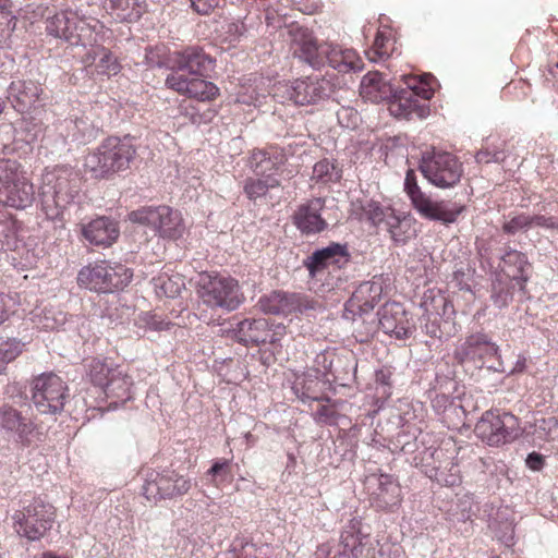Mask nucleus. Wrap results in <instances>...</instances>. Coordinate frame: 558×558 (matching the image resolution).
Segmentation results:
<instances>
[{"label": "nucleus", "mask_w": 558, "mask_h": 558, "mask_svg": "<svg viewBox=\"0 0 558 558\" xmlns=\"http://www.w3.org/2000/svg\"><path fill=\"white\" fill-rule=\"evenodd\" d=\"M102 24L94 17L82 14L78 10H63L46 21L49 35L60 38L82 51L75 54L86 66H95L100 75H116L120 71L117 58L99 44Z\"/></svg>", "instance_id": "nucleus-1"}, {"label": "nucleus", "mask_w": 558, "mask_h": 558, "mask_svg": "<svg viewBox=\"0 0 558 558\" xmlns=\"http://www.w3.org/2000/svg\"><path fill=\"white\" fill-rule=\"evenodd\" d=\"M215 59L197 46L175 51L169 57L170 73L166 86L181 95L201 101L210 100L218 94V87L206 80L215 68Z\"/></svg>", "instance_id": "nucleus-2"}, {"label": "nucleus", "mask_w": 558, "mask_h": 558, "mask_svg": "<svg viewBox=\"0 0 558 558\" xmlns=\"http://www.w3.org/2000/svg\"><path fill=\"white\" fill-rule=\"evenodd\" d=\"M291 34V50L294 58L315 70L329 65L339 73L360 72L362 59L350 48H342L328 41L318 40L305 28H294Z\"/></svg>", "instance_id": "nucleus-3"}, {"label": "nucleus", "mask_w": 558, "mask_h": 558, "mask_svg": "<svg viewBox=\"0 0 558 558\" xmlns=\"http://www.w3.org/2000/svg\"><path fill=\"white\" fill-rule=\"evenodd\" d=\"M80 191L81 178L70 167L46 169L43 173L39 190L41 210L48 219L59 222L56 228L64 230V209L78 197Z\"/></svg>", "instance_id": "nucleus-4"}, {"label": "nucleus", "mask_w": 558, "mask_h": 558, "mask_svg": "<svg viewBox=\"0 0 558 558\" xmlns=\"http://www.w3.org/2000/svg\"><path fill=\"white\" fill-rule=\"evenodd\" d=\"M7 398L0 404V432L16 445L29 447L37 432V426L28 415V397L19 384L8 385Z\"/></svg>", "instance_id": "nucleus-5"}, {"label": "nucleus", "mask_w": 558, "mask_h": 558, "mask_svg": "<svg viewBox=\"0 0 558 558\" xmlns=\"http://www.w3.org/2000/svg\"><path fill=\"white\" fill-rule=\"evenodd\" d=\"M136 148L130 136L108 137L85 159L86 168L95 178H109L124 171L135 158Z\"/></svg>", "instance_id": "nucleus-6"}, {"label": "nucleus", "mask_w": 558, "mask_h": 558, "mask_svg": "<svg viewBox=\"0 0 558 558\" xmlns=\"http://www.w3.org/2000/svg\"><path fill=\"white\" fill-rule=\"evenodd\" d=\"M197 295L210 308L227 312L236 310L243 302L238 281L230 276L216 272H201L196 280Z\"/></svg>", "instance_id": "nucleus-7"}, {"label": "nucleus", "mask_w": 558, "mask_h": 558, "mask_svg": "<svg viewBox=\"0 0 558 558\" xmlns=\"http://www.w3.org/2000/svg\"><path fill=\"white\" fill-rule=\"evenodd\" d=\"M92 383L101 388L111 410L118 409L133 398L134 381L122 368L111 364L93 360L89 364Z\"/></svg>", "instance_id": "nucleus-8"}, {"label": "nucleus", "mask_w": 558, "mask_h": 558, "mask_svg": "<svg viewBox=\"0 0 558 558\" xmlns=\"http://www.w3.org/2000/svg\"><path fill=\"white\" fill-rule=\"evenodd\" d=\"M133 277L130 268L106 260L84 266L77 275L80 287L98 293H111L126 287Z\"/></svg>", "instance_id": "nucleus-9"}, {"label": "nucleus", "mask_w": 558, "mask_h": 558, "mask_svg": "<svg viewBox=\"0 0 558 558\" xmlns=\"http://www.w3.org/2000/svg\"><path fill=\"white\" fill-rule=\"evenodd\" d=\"M54 519V507L40 498L24 504L11 517L14 532L29 542L44 537L52 527Z\"/></svg>", "instance_id": "nucleus-10"}, {"label": "nucleus", "mask_w": 558, "mask_h": 558, "mask_svg": "<svg viewBox=\"0 0 558 558\" xmlns=\"http://www.w3.org/2000/svg\"><path fill=\"white\" fill-rule=\"evenodd\" d=\"M35 191L16 160L0 159V204L25 209L33 204Z\"/></svg>", "instance_id": "nucleus-11"}, {"label": "nucleus", "mask_w": 558, "mask_h": 558, "mask_svg": "<svg viewBox=\"0 0 558 558\" xmlns=\"http://www.w3.org/2000/svg\"><path fill=\"white\" fill-rule=\"evenodd\" d=\"M332 84L325 77L308 76L293 82H279L272 87V97L281 104L293 102L305 106L319 102L331 96Z\"/></svg>", "instance_id": "nucleus-12"}, {"label": "nucleus", "mask_w": 558, "mask_h": 558, "mask_svg": "<svg viewBox=\"0 0 558 558\" xmlns=\"http://www.w3.org/2000/svg\"><path fill=\"white\" fill-rule=\"evenodd\" d=\"M404 190L415 210L425 219L450 225L457 221L464 206L447 201H433L417 185L414 170H408L404 179Z\"/></svg>", "instance_id": "nucleus-13"}, {"label": "nucleus", "mask_w": 558, "mask_h": 558, "mask_svg": "<svg viewBox=\"0 0 558 558\" xmlns=\"http://www.w3.org/2000/svg\"><path fill=\"white\" fill-rule=\"evenodd\" d=\"M412 81L414 80L407 81V88H397L388 102L390 113L398 119L409 120L414 116L424 118L426 107L420 102L418 97L428 100L434 95L435 78L430 74H425L417 83Z\"/></svg>", "instance_id": "nucleus-14"}, {"label": "nucleus", "mask_w": 558, "mask_h": 558, "mask_svg": "<svg viewBox=\"0 0 558 558\" xmlns=\"http://www.w3.org/2000/svg\"><path fill=\"white\" fill-rule=\"evenodd\" d=\"M420 170L430 184L440 189L454 186L463 173L462 163L456 156L434 147L423 151Z\"/></svg>", "instance_id": "nucleus-15"}, {"label": "nucleus", "mask_w": 558, "mask_h": 558, "mask_svg": "<svg viewBox=\"0 0 558 558\" xmlns=\"http://www.w3.org/2000/svg\"><path fill=\"white\" fill-rule=\"evenodd\" d=\"M474 433L488 446H500L519 436L518 418L500 410H489L482 414L474 427Z\"/></svg>", "instance_id": "nucleus-16"}, {"label": "nucleus", "mask_w": 558, "mask_h": 558, "mask_svg": "<svg viewBox=\"0 0 558 558\" xmlns=\"http://www.w3.org/2000/svg\"><path fill=\"white\" fill-rule=\"evenodd\" d=\"M129 220L151 228L161 238L175 240L183 235L185 227L181 214L169 206H147L129 214Z\"/></svg>", "instance_id": "nucleus-17"}, {"label": "nucleus", "mask_w": 558, "mask_h": 558, "mask_svg": "<svg viewBox=\"0 0 558 558\" xmlns=\"http://www.w3.org/2000/svg\"><path fill=\"white\" fill-rule=\"evenodd\" d=\"M68 397L65 381L53 373H43L32 383V401L41 414L60 413Z\"/></svg>", "instance_id": "nucleus-18"}, {"label": "nucleus", "mask_w": 558, "mask_h": 558, "mask_svg": "<svg viewBox=\"0 0 558 558\" xmlns=\"http://www.w3.org/2000/svg\"><path fill=\"white\" fill-rule=\"evenodd\" d=\"M454 356L461 363L473 362L478 367L486 366L489 371L506 372L498 345L485 333L478 332L468 337L456 349Z\"/></svg>", "instance_id": "nucleus-19"}, {"label": "nucleus", "mask_w": 558, "mask_h": 558, "mask_svg": "<svg viewBox=\"0 0 558 558\" xmlns=\"http://www.w3.org/2000/svg\"><path fill=\"white\" fill-rule=\"evenodd\" d=\"M192 486L191 480L174 470H148L143 486L144 496L155 502L173 499L186 494Z\"/></svg>", "instance_id": "nucleus-20"}, {"label": "nucleus", "mask_w": 558, "mask_h": 558, "mask_svg": "<svg viewBox=\"0 0 558 558\" xmlns=\"http://www.w3.org/2000/svg\"><path fill=\"white\" fill-rule=\"evenodd\" d=\"M380 329L399 340L410 338L415 331L413 317L398 302L386 303L378 312Z\"/></svg>", "instance_id": "nucleus-21"}, {"label": "nucleus", "mask_w": 558, "mask_h": 558, "mask_svg": "<svg viewBox=\"0 0 558 558\" xmlns=\"http://www.w3.org/2000/svg\"><path fill=\"white\" fill-rule=\"evenodd\" d=\"M351 255L347 244L330 243L316 250L304 262L311 277H316L324 270L341 269L350 262Z\"/></svg>", "instance_id": "nucleus-22"}, {"label": "nucleus", "mask_w": 558, "mask_h": 558, "mask_svg": "<svg viewBox=\"0 0 558 558\" xmlns=\"http://www.w3.org/2000/svg\"><path fill=\"white\" fill-rule=\"evenodd\" d=\"M234 338L244 345H260L279 341V332L271 330L266 318H245L233 329Z\"/></svg>", "instance_id": "nucleus-23"}, {"label": "nucleus", "mask_w": 558, "mask_h": 558, "mask_svg": "<svg viewBox=\"0 0 558 558\" xmlns=\"http://www.w3.org/2000/svg\"><path fill=\"white\" fill-rule=\"evenodd\" d=\"M499 267L501 272L509 280L514 281L521 292L525 293L532 270L526 254L508 246L500 256Z\"/></svg>", "instance_id": "nucleus-24"}, {"label": "nucleus", "mask_w": 558, "mask_h": 558, "mask_svg": "<svg viewBox=\"0 0 558 558\" xmlns=\"http://www.w3.org/2000/svg\"><path fill=\"white\" fill-rule=\"evenodd\" d=\"M43 88L37 81L19 78L11 82L8 87V100L19 112H26L39 101Z\"/></svg>", "instance_id": "nucleus-25"}, {"label": "nucleus", "mask_w": 558, "mask_h": 558, "mask_svg": "<svg viewBox=\"0 0 558 558\" xmlns=\"http://www.w3.org/2000/svg\"><path fill=\"white\" fill-rule=\"evenodd\" d=\"M483 512L487 515L488 529L494 536L505 546L511 547L514 544V524L511 510L507 507L495 508L485 505Z\"/></svg>", "instance_id": "nucleus-26"}, {"label": "nucleus", "mask_w": 558, "mask_h": 558, "mask_svg": "<svg viewBox=\"0 0 558 558\" xmlns=\"http://www.w3.org/2000/svg\"><path fill=\"white\" fill-rule=\"evenodd\" d=\"M86 241L93 245L109 246L119 236L118 223L109 217H98L82 227Z\"/></svg>", "instance_id": "nucleus-27"}, {"label": "nucleus", "mask_w": 558, "mask_h": 558, "mask_svg": "<svg viewBox=\"0 0 558 558\" xmlns=\"http://www.w3.org/2000/svg\"><path fill=\"white\" fill-rule=\"evenodd\" d=\"M259 308L271 315H289L300 311L302 302L300 295L283 291H274L268 295H264L258 301Z\"/></svg>", "instance_id": "nucleus-28"}, {"label": "nucleus", "mask_w": 558, "mask_h": 558, "mask_svg": "<svg viewBox=\"0 0 558 558\" xmlns=\"http://www.w3.org/2000/svg\"><path fill=\"white\" fill-rule=\"evenodd\" d=\"M446 306L447 300L444 295L435 294L433 290L424 293L421 301V307L424 310L423 319L425 320L423 329L430 338L439 339L441 337L438 316L440 315L439 308L445 310Z\"/></svg>", "instance_id": "nucleus-29"}, {"label": "nucleus", "mask_w": 558, "mask_h": 558, "mask_svg": "<svg viewBox=\"0 0 558 558\" xmlns=\"http://www.w3.org/2000/svg\"><path fill=\"white\" fill-rule=\"evenodd\" d=\"M323 202L315 198L299 208L294 216V223L303 233H317L326 229L327 223L320 216Z\"/></svg>", "instance_id": "nucleus-30"}, {"label": "nucleus", "mask_w": 558, "mask_h": 558, "mask_svg": "<svg viewBox=\"0 0 558 558\" xmlns=\"http://www.w3.org/2000/svg\"><path fill=\"white\" fill-rule=\"evenodd\" d=\"M396 90L397 88L378 72L366 74L361 83V96L372 102H389Z\"/></svg>", "instance_id": "nucleus-31"}, {"label": "nucleus", "mask_w": 558, "mask_h": 558, "mask_svg": "<svg viewBox=\"0 0 558 558\" xmlns=\"http://www.w3.org/2000/svg\"><path fill=\"white\" fill-rule=\"evenodd\" d=\"M368 536V532L363 530L360 519L353 518L344 526L341 533V545L343 551L340 558H357L362 555L363 539Z\"/></svg>", "instance_id": "nucleus-32"}, {"label": "nucleus", "mask_w": 558, "mask_h": 558, "mask_svg": "<svg viewBox=\"0 0 558 558\" xmlns=\"http://www.w3.org/2000/svg\"><path fill=\"white\" fill-rule=\"evenodd\" d=\"M373 480L377 484L373 495L379 507H393L400 501V486L391 475L380 474Z\"/></svg>", "instance_id": "nucleus-33"}, {"label": "nucleus", "mask_w": 558, "mask_h": 558, "mask_svg": "<svg viewBox=\"0 0 558 558\" xmlns=\"http://www.w3.org/2000/svg\"><path fill=\"white\" fill-rule=\"evenodd\" d=\"M445 451L448 452L449 449H437L433 453V457L436 461H438V464L434 466L435 470V478L439 483H444L448 486H453L460 482V470L456 462H453L452 457H447L442 460L445 457Z\"/></svg>", "instance_id": "nucleus-34"}, {"label": "nucleus", "mask_w": 558, "mask_h": 558, "mask_svg": "<svg viewBox=\"0 0 558 558\" xmlns=\"http://www.w3.org/2000/svg\"><path fill=\"white\" fill-rule=\"evenodd\" d=\"M248 163L256 177H277L278 169L282 165V156L270 155V153L265 150H257L253 151Z\"/></svg>", "instance_id": "nucleus-35"}, {"label": "nucleus", "mask_w": 558, "mask_h": 558, "mask_svg": "<svg viewBox=\"0 0 558 558\" xmlns=\"http://www.w3.org/2000/svg\"><path fill=\"white\" fill-rule=\"evenodd\" d=\"M383 286L379 281H365L361 283L352 295V302L356 303L361 311L368 312L380 301Z\"/></svg>", "instance_id": "nucleus-36"}, {"label": "nucleus", "mask_w": 558, "mask_h": 558, "mask_svg": "<svg viewBox=\"0 0 558 558\" xmlns=\"http://www.w3.org/2000/svg\"><path fill=\"white\" fill-rule=\"evenodd\" d=\"M151 282L157 295L171 299L180 295L185 287L183 277L178 274L168 275L163 272L155 277Z\"/></svg>", "instance_id": "nucleus-37"}, {"label": "nucleus", "mask_w": 558, "mask_h": 558, "mask_svg": "<svg viewBox=\"0 0 558 558\" xmlns=\"http://www.w3.org/2000/svg\"><path fill=\"white\" fill-rule=\"evenodd\" d=\"M385 227L390 233L392 241L399 245L405 244L414 235L411 220L407 217L401 218L395 214H390Z\"/></svg>", "instance_id": "nucleus-38"}, {"label": "nucleus", "mask_w": 558, "mask_h": 558, "mask_svg": "<svg viewBox=\"0 0 558 558\" xmlns=\"http://www.w3.org/2000/svg\"><path fill=\"white\" fill-rule=\"evenodd\" d=\"M348 361V356L337 355L333 351H324L317 354L315 364L317 372L323 376H332L338 378L340 376L339 367Z\"/></svg>", "instance_id": "nucleus-39"}, {"label": "nucleus", "mask_w": 558, "mask_h": 558, "mask_svg": "<svg viewBox=\"0 0 558 558\" xmlns=\"http://www.w3.org/2000/svg\"><path fill=\"white\" fill-rule=\"evenodd\" d=\"M277 186H279V180L275 175L248 178L244 184V192L250 199H257Z\"/></svg>", "instance_id": "nucleus-40"}, {"label": "nucleus", "mask_w": 558, "mask_h": 558, "mask_svg": "<svg viewBox=\"0 0 558 558\" xmlns=\"http://www.w3.org/2000/svg\"><path fill=\"white\" fill-rule=\"evenodd\" d=\"M341 178V170L329 159H323L313 167L312 180L319 184L338 182Z\"/></svg>", "instance_id": "nucleus-41"}, {"label": "nucleus", "mask_w": 558, "mask_h": 558, "mask_svg": "<svg viewBox=\"0 0 558 558\" xmlns=\"http://www.w3.org/2000/svg\"><path fill=\"white\" fill-rule=\"evenodd\" d=\"M111 14L119 22H135L141 15L136 0H111Z\"/></svg>", "instance_id": "nucleus-42"}, {"label": "nucleus", "mask_w": 558, "mask_h": 558, "mask_svg": "<svg viewBox=\"0 0 558 558\" xmlns=\"http://www.w3.org/2000/svg\"><path fill=\"white\" fill-rule=\"evenodd\" d=\"M513 299V286L497 276L492 282L490 300L497 308L507 307Z\"/></svg>", "instance_id": "nucleus-43"}, {"label": "nucleus", "mask_w": 558, "mask_h": 558, "mask_svg": "<svg viewBox=\"0 0 558 558\" xmlns=\"http://www.w3.org/2000/svg\"><path fill=\"white\" fill-rule=\"evenodd\" d=\"M20 226L15 220L0 222V251L19 250L22 240L19 234Z\"/></svg>", "instance_id": "nucleus-44"}, {"label": "nucleus", "mask_w": 558, "mask_h": 558, "mask_svg": "<svg viewBox=\"0 0 558 558\" xmlns=\"http://www.w3.org/2000/svg\"><path fill=\"white\" fill-rule=\"evenodd\" d=\"M432 405L437 414L444 415L445 420L452 415L459 418L465 414L462 405L445 393L436 395L432 400Z\"/></svg>", "instance_id": "nucleus-45"}, {"label": "nucleus", "mask_w": 558, "mask_h": 558, "mask_svg": "<svg viewBox=\"0 0 558 558\" xmlns=\"http://www.w3.org/2000/svg\"><path fill=\"white\" fill-rule=\"evenodd\" d=\"M24 344L16 338H0V375L7 365L14 361L23 351Z\"/></svg>", "instance_id": "nucleus-46"}, {"label": "nucleus", "mask_w": 558, "mask_h": 558, "mask_svg": "<svg viewBox=\"0 0 558 558\" xmlns=\"http://www.w3.org/2000/svg\"><path fill=\"white\" fill-rule=\"evenodd\" d=\"M316 386H318L316 378L304 376L295 381L293 390L296 397L304 403L307 401H319L322 398L315 389Z\"/></svg>", "instance_id": "nucleus-47"}, {"label": "nucleus", "mask_w": 558, "mask_h": 558, "mask_svg": "<svg viewBox=\"0 0 558 558\" xmlns=\"http://www.w3.org/2000/svg\"><path fill=\"white\" fill-rule=\"evenodd\" d=\"M16 26V17L0 5V48L7 47Z\"/></svg>", "instance_id": "nucleus-48"}, {"label": "nucleus", "mask_w": 558, "mask_h": 558, "mask_svg": "<svg viewBox=\"0 0 558 558\" xmlns=\"http://www.w3.org/2000/svg\"><path fill=\"white\" fill-rule=\"evenodd\" d=\"M264 547H257L255 544L245 543L240 544V549L238 548V544H233V549L230 553H226L218 558H265Z\"/></svg>", "instance_id": "nucleus-49"}, {"label": "nucleus", "mask_w": 558, "mask_h": 558, "mask_svg": "<svg viewBox=\"0 0 558 558\" xmlns=\"http://www.w3.org/2000/svg\"><path fill=\"white\" fill-rule=\"evenodd\" d=\"M206 475L209 477L210 483H213L215 486H218L219 483L227 481L231 476L230 460L218 459L214 461Z\"/></svg>", "instance_id": "nucleus-50"}, {"label": "nucleus", "mask_w": 558, "mask_h": 558, "mask_svg": "<svg viewBox=\"0 0 558 558\" xmlns=\"http://www.w3.org/2000/svg\"><path fill=\"white\" fill-rule=\"evenodd\" d=\"M422 427H411L409 430L400 432L396 437V447L404 453H412L416 450L417 434H421Z\"/></svg>", "instance_id": "nucleus-51"}, {"label": "nucleus", "mask_w": 558, "mask_h": 558, "mask_svg": "<svg viewBox=\"0 0 558 558\" xmlns=\"http://www.w3.org/2000/svg\"><path fill=\"white\" fill-rule=\"evenodd\" d=\"M407 410H402L400 414V420L403 424V427L415 428L416 422L422 423L424 418V408L421 402L407 404Z\"/></svg>", "instance_id": "nucleus-52"}, {"label": "nucleus", "mask_w": 558, "mask_h": 558, "mask_svg": "<svg viewBox=\"0 0 558 558\" xmlns=\"http://www.w3.org/2000/svg\"><path fill=\"white\" fill-rule=\"evenodd\" d=\"M389 54V38L385 36L384 33H378L374 40L373 48L366 51V56L369 61L379 62L388 58Z\"/></svg>", "instance_id": "nucleus-53"}, {"label": "nucleus", "mask_w": 558, "mask_h": 558, "mask_svg": "<svg viewBox=\"0 0 558 558\" xmlns=\"http://www.w3.org/2000/svg\"><path fill=\"white\" fill-rule=\"evenodd\" d=\"M531 228V218L527 214L517 215L502 225V231L509 235H514L520 231L526 232Z\"/></svg>", "instance_id": "nucleus-54"}, {"label": "nucleus", "mask_w": 558, "mask_h": 558, "mask_svg": "<svg viewBox=\"0 0 558 558\" xmlns=\"http://www.w3.org/2000/svg\"><path fill=\"white\" fill-rule=\"evenodd\" d=\"M19 133L21 134L22 141L27 144H32L39 137L41 133V126L33 119L24 118L20 123Z\"/></svg>", "instance_id": "nucleus-55"}, {"label": "nucleus", "mask_w": 558, "mask_h": 558, "mask_svg": "<svg viewBox=\"0 0 558 558\" xmlns=\"http://www.w3.org/2000/svg\"><path fill=\"white\" fill-rule=\"evenodd\" d=\"M459 511L454 513L457 519L462 522H466L472 520V517L475 515V512L478 511V506L473 502V499L469 496H464L459 499L457 505Z\"/></svg>", "instance_id": "nucleus-56"}, {"label": "nucleus", "mask_w": 558, "mask_h": 558, "mask_svg": "<svg viewBox=\"0 0 558 558\" xmlns=\"http://www.w3.org/2000/svg\"><path fill=\"white\" fill-rule=\"evenodd\" d=\"M337 119L338 122L347 128V129H354L357 126L360 117L356 110H354L351 107H341L337 111Z\"/></svg>", "instance_id": "nucleus-57"}, {"label": "nucleus", "mask_w": 558, "mask_h": 558, "mask_svg": "<svg viewBox=\"0 0 558 558\" xmlns=\"http://www.w3.org/2000/svg\"><path fill=\"white\" fill-rule=\"evenodd\" d=\"M390 214H395L390 208H383L379 205L373 203L369 204V208L367 210L368 219L373 225L377 226L380 223L387 225V219Z\"/></svg>", "instance_id": "nucleus-58"}, {"label": "nucleus", "mask_w": 558, "mask_h": 558, "mask_svg": "<svg viewBox=\"0 0 558 558\" xmlns=\"http://www.w3.org/2000/svg\"><path fill=\"white\" fill-rule=\"evenodd\" d=\"M391 375L390 369L384 367L375 373V381L378 385L377 390L381 389V395L389 397L391 395Z\"/></svg>", "instance_id": "nucleus-59"}, {"label": "nucleus", "mask_w": 558, "mask_h": 558, "mask_svg": "<svg viewBox=\"0 0 558 558\" xmlns=\"http://www.w3.org/2000/svg\"><path fill=\"white\" fill-rule=\"evenodd\" d=\"M16 294L0 293V324L3 323L10 313L14 311L17 305Z\"/></svg>", "instance_id": "nucleus-60"}, {"label": "nucleus", "mask_w": 558, "mask_h": 558, "mask_svg": "<svg viewBox=\"0 0 558 558\" xmlns=\"http://www.w3.org/2000/svg\"><path fill=\"white\" fill-rule=\"evenodd\" d=\"M506 158V154L501 149L484 148L476 153L475 159L477 162H501Z\"/></svg>", "instance_id": "nucleus-61"}, {"label": "nucleus", "mask_w": 558, "mask_h": 558, "mask_svg": "<svg viewBox=\"0 0 558 558\" xmlns=\"http://www.w3.org/2000/svg\"><path fill=\"white\" fill-rule=\"evenodd\" d=\"M531 226L539 227L544 229H557L558 230V217L545 216V215H533L531 216Z\"/></svg>", "instance_id": "nucleus-62"}, {"label": "nucleus", "mask_w": 558, "mask_h": 558, "mask_svg": "<svg viewBox=\"0 0 558 558\" xmlns=\"http://www.w3.org/2000/svg\"><path fill=\"white\" fill-rule=\"evenodd\" d=\"M537 426L539 429L546 430L550 439H555L558 435V420L555 416L541 420Z\"/></svg>", "instance_id": "nucleus-63"}, {"label": "nucleus", "mask_w": 558, "mask_h": 558, "mask_svg": "<svg viewBox=\"0 0 558 558\" xmlns=\"http://www.w3.org/2000/svg\"><path fill=\"white\" fill-rule=\"evenodd\" d=\"M219 2L220 0H191L193 9L199 14H208Z\"/></svg>", "instance_id": "nucleus-64"}]
</instances>
